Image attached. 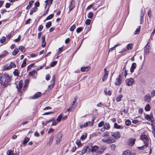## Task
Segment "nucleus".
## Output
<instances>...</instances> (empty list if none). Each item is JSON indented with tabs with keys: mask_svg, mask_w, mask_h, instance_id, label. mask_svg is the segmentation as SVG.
Here are the masks:
<instances>
[{
	"mask_svg": "<svg viewBox=\"0 0 155 155\" xmlns=\"http://www.w3.org/2000/svg\"><path fill=\"white\" fill-rule=\"evenodd\" d=\"M10 65L12 67V68H15L16 66V64H15V63L12 62H11L10 63Z\"/></svg>",
	"mask_w": 155,
	"mask_h": 155,
	"instance_id": "59",
	"label": "nucleus"
},
{
	"mask_svg": "<svg viewBox=\"0 0 155 155\" xmlns=\"http://www.w3.org/2000/svg\"><path fill=\"white\" fill-rule=\"evenodd\" d=\"M104 74L102 78V81L103 82L107 78L108 76V71L107 69L105 68L104 69Z\"/></svg>",
	"mask_w": 155,
	"mask_h": 155,
	"instance_id": "6",
	"label": "nucleus"
},
{
	"mask_svg": "<svg viewBox=\"0 0 155 155\" xmlns=\"http://www.w3.org/2000/svg\"><path fill=\"white\" fill-rule=\"evenodd\" d=\"M91 22V20L89 19H87L85 23L87 25H89L90 24Z\"/></svg>",
	"mask_w": 155,
	"mask_h": 155,
	"instance_id": "48",
	"label": "nucleus"
},
{
	"mask_svg": "<svg viewBox=\"0 0 155 155\" xmlns=\"http://www.w3.org/2000/svg\"><path fill=\"white\" fill-rule=\"evenodd\" d=\"M93 16V13L91 12H89L88 15V17L89 18H91Z\"/></svg>",
	"mask_w": 155,
	"mask_h": 155,
	"instance_id": "55",
	"label": "nucleus"
},
{
	"mask_svg": "<svg viewBox=\"0 0 155 155\" xmlns=\"http://www.w3.org/2000/svg\"><path fill=\"white\" fill-rule=\"evenodd\" d=\"M36 71L35 70H33L31 72H30L29 73V75L33 77Z\"/></svg>",
	"mask_w": 155,
	"mask_h": 155,
	"instance_id": "47",
	"label": "nucleus"
},
{
	"mask_svg": "<svg viewBox=\"0 0 155 155\" xmlns=\"http://www.w3.org/2000/svg\"><path fill=\"white\" fill-rule=\"evenodd\" d=\"M7 155H15V153H13L12 150H9L7 152Z\"/></svg>",
	"mask_w": 155,
	"mask_h": 155,
	"instance_id": "36",
	"label": "nucleus"
},
{
	"mask_svg": "<svg viewBox=\"0 0 155 155\" xmlns=\"http://www.w3.org/2000/svg\"><path fill=\"white\" fill-rule=\"evenodd\" d=\"M125 82L127 86H130L134 83V80L132 78H130L128 79H126V80Z\"/></svg>",
	"mask_w": 155,
	"mask_h": 155,
	"instance_id": "3",
	"label": "nucleus"
},
{
	"mask_svg": "<svg viewBox=\"0 0 155 155\" xmlns=\"http://www.w3.org/2000/svg\"><path fill=\"white\" fill-rule=\"evenodd\" d=\"M43 28V26L42 25H40L39 26V27L38 28V31H41Z\"/></svg>",
	"mask_w": 155,
	"mask_h": 155,
	"instance_id": "62",
	"label": "nucleus"
},
{
	"mask_svg": "<svg viewBox=\"0 0 155 155\" xmlns=\"http://www.w3.org/2000/svg\"><path fill=\"white\" fill-rule=\"evenodd\" d=\"M114 127L116 129H122L123 127L122 126L119 125L117 123H115L114 124Z\"/></svg>",
	"mask_w": 155,
	"mask_h": 155,
	"instance_id": "28",
	"label": "nucleus"
},
{
	"mask_svg": "<svg viewBox=\"0 0 155 155\" xmlns=\"http://www.w3.org/2000/svg\"><path fill=\"white\" fill-rule=\"evenodd\" d=\"M136 68V64L135 63H133L132 64L131 67L130 69V71L131 73L134 72V70Z\"/></svg>",
	"mask_w": 155,
	"mask_h": 155,
	"instance_id": "16",
	"label": "nucleus"
},
{
	"mask_svg": "<svg viewBox=\"0 0 155 155\" xmlns=\"http://www.w3.org/2000/svg\"><path fill=\"white\" fill-rule=\"evenodd\" d=\"M150 107L149 104H147L145 107V110L146 111H149L150 110Z\"/></svg>",
	"mask_w": 155,
	"mask_h": 155,
	"instance_id": "43",
	"label": "nucleus"
},
{
	"mask_svg": "<svg viewBox=\"0 0 155 155\" xmlns=\"http://www.w3.org/2000/svg\"><path fill=\"white\" fill-rule=\"evenodd\" d=\"M87 134L86 133H84L83 134V135L81 136L80 139L81 140H84L87 137Z\"/></svg>",
	"mask_w": 155,
	"mask_h": 155,
	"instance_id": "34",
	"label": "nucleus"
},
{
	"mask_svg": "<svg viewBox=\"0 0 155 155\" xmlns=\"http://www.w3.org/2000/svg\"><path fill=\"white\" fill-rule=\"evenodd\" d=\"M91 151L92 152H97L98 149V147L97 146H94L91 147Z\"/></svg>",
	"mask_w": 155,
	"mask_h": 155,
	"instance_id": "15",
	"label": "nucleus"
},
{
	"mask_svg": "<svg viewBox=\"0 0 155 155\" xmlns=\"http://www.w3.org/2000/svg\"><path fill=\"white\" fill-rule=\"evenodd\" d=\"M27 60V58H25L23 60V62L21 65V68H23L25 66V65L26 64V62Z\"/></svg>",
	"mask_w": 155,
	"mask_h": 155,
	"instance_id": "30",
	"label": "nucleus"
},
{
	"mask_svg": "<svg viewBox=\"0 0 155 155\" xmlns=\"http://www.w3.org/2000/svg\"><path fill=\"white\" fill-rule=\"evenodd\" d=\"M54 16V15L53 14L50 15L46 18V20H48L52 18Z\"/></svg>",
	"mask_w": 155,
	"mask_h": 155,
	"instance_id": "45",
	"label": "nucleus"
},
{
	"mask_svg": "<svg viewBox=\"0 0 155 155\" xmlns=\"http://www.w3.org/2000/svg\"><path fill=\"white\" fill-rule=\"evenodd\" d=\"M76 143L78 146H79L81 144V140H77L76 141Z\"/></svg>",
	"mask_w": 155,
	"mask_h": 155,
	"instance_id": "63",
	"label": "nucleus"
},
{
	"mask_svg": "<svg viewBox=\"0 0 155 155\" xmlns=\"http://www.w3.org/2000/svg\"><path fill=\"white\" fill-rule=\"evenodd\" d=\"M75 25H73L70 28V30L71 31H73L75 29Z\"/></svg>",
	"mask_w": 155,
	"mask_h": 155,
	"instance_id": "54",
	"label": "nucleus"
},
{
	"mask_svg": "<svg viewBox=\"0 0 155 155\" xmlns=\"http://www.w3.org/2000/svg\"><path fill=\"white\" fill-rule=\"evenodd\" d=\"M23 83V81H20L18 83V86H16L17 88H18V91H19L21 89L22 86V84Z\"/></svg>",
	"mask_w": 155,
	"mask_h": 155,
	"instance_id": "19",
	"label": "nucleus"
},
{
	"mask_svg": "<svg viewBox=\"0 0 155 155\" xmlns=\"http://www.w3.org/2000/svg\"><path fill=\"white\" fill-rule=\"evenodd\" d=\"M57 63V61H54L52 62L51 64V67H54Z\"/></svg>",
	"mask_w": 155,
	"mask_h": 155,
	"instance_id": "58",
	"label": "nucleus"
},
{
	"mask_svg": "<svg viewBox=\"0 0 155 155\" xmlns=\"http://www.w3.org/2000/svg\"><path fill=\"white\" fill-rule=\"evenodd\" d=\"M133 45L132 44H129L127 45V49L128 50H131L133 48Z\"/></svg>",
	"mask_w": 155,
	"mask_h": 155,
	"instance_id": "41",
	"label": "nucleus"
},
{
	"mask_svg": "<svg viewBox=\"0 0 155 155\" xmlns=\"http://www.w3.org/2000/svg\"><path fill=\"white\" fill-rule=\"evenodd\" d=\"M91 26H90V27L87 26L85 29V30L86 31V32H87L89 31L91 29Z\"/></svg>",
	"mask_w": 155,
	"mask_h": 155,
	"instance_id": "56",
	"label": "nucleus"
},
{
	"mask_svg": "<svg viewBox=\"0 0 155 155\" xmlns=\"http://www.w3.org/2000/svg\"><path fill=\"white\" fill-rule=\"evenodd\" d=\"M41 93L40 92H38L36 93L35 95L32 97V99H35L40 97L41 95Z\"/></svg>",
	"mask_w": 155,
	"mask_h": 155,
	"instance_id": "13",
	"label": "nucleus"
},
{
	"mask_svg": "<svg viewBox=\"0 0 155 155\" xmlns=\"http://www.w3.org/2000/svg\"><path fill=\"white\" fill-rule=\"evenodd\" d=\"M144 16V13L143 10L141 11V13L140 15V23L142 24V23L143 21V18Z\"/></svg>",
	"mask_w": 155,
	"mask_h": 155,
	"instance_id": "27",
	"label": "nucleus"
},
{
	"mask_svg": "<svg viewBox=\"0 0 155 155\" xmlns=\"http://www.w3.org/2000/svg\"><path fill=\"white\" fill-rule=\"evenodd\" d=\"M19 51V48H16L14 49L12 52V54L13 55L15 56L18 53Z\"/></svg>",
	"mask_w": 155,
	"mask_h": 155,
	"instance_id": "31",
	"label": "nucleus"
},
{
	"mask_svg": "<svg viewBox=\"0 0 155 155\" xmlns=\"http://www.w3.org/2000/svg\"><path fill=\"white\" fill-rule=\"evenodd\" d=\"M8 52L6 51H4L2 54L0 55V58L5 57L8 55Z\"/></svg>",
	"mask_w": 155,
	"mask_h": 155,
	"instance_id": "23",
	"label": "nucleus"
},
{
	"mask_svg": "<svg viewBox=\"0 0 155 155\" xmlns=\"http://www.w3.org/2000/svg\"><path fill=\"white\" fill-rule=\"evenodd\" d=\"M123 95L121 94L119 95L117 97L116 100L117 101L119 102L121 100Z\"/></svg>",
	"mask_w": 155,
	"mask_h": 155,
	"instance_id": "35",
	"label": "nucleus"
},
{
	"mask_svg": "<svg viewBox=\"0 0 155 155\" xmlns=\"http://www.w3.org/2000/svg\"><path fill=\"white\" fill-rule=\"evenodd\" d=\"M152 133L154 137H155V124H151Z\"/></svg>",
	"mask_w": 155,
	"mask_h": 155,
	"instance_id": "29",
	"label": "nucleus"
},
{
	"mask_svg": "<svg viewBox=\"0 0 155 155\" xmlns=\"http://www.w3.org/2000/svg\"><path fill=\"white\" fill-rule=\"evenodd\" d=\"M136 140L135 139L131 138L129 139V144L133 147L134 145Z\"/></svg>",
	"mask_w": 155,
	"mask_h": 155,
	"instance_id": "12",
	"label": "nucleus"
},
{
	"mask_svg": "<svg viewBox=\"0 0 155 155\" xmlns=\"http://www.w3.org/2000/svg\"><path fill=\"white\" fill-rule=\"evenodd\" d=\"M111 135L116 139H119L120 137V134L119 132L112 133Z\"/></svg>",
	"mask_w": 155,
	"mask_h": 155,
	"instance_id": "11",
	"label": "nucleus"
},
{
	"mask_svg": "<svg viewBox=\"0 0 155 155\" xmlns=\"http://www.w3.org/2000/svg\"><path fill=\"white\" fill-rule=\"evenodd\" d=\"M62 115H61V114H60L59 115L57 119V120L58 121V122H60L61 121V119L62 118Z\"/></svg>",
	"mask_w": 155,
	"mask_h": 155,
	"instance_id": "52",
	"label": "nucleus"
},
{
	"mask_svg": "<svg viewBox=\"0 0 155 155\" xmlns=\"http://www.w3.org/2000/svg\"><path fill=\"white\" fill-rule=\"evenodd\" d=\"M53 135H51L50 137L49 140L47 143V144L48 145L50 146L52 144L53 140Z\"/></svg>",
	"mask_w": 155,
	"mask_h": 155,
	"instance_id": "18",
	"label": "nucleus"
},
{
	"mask_svg": "<svg viewBox=\"0 0 155 155\" xmlns=\"http://www.w3.org/2000/svg\"><path fill=\"white\" fill-rule=\"evenodd\" d=\"M83 27H79V28H78L76 29V32L78 33L80 32L83 29Z\"/></svg>",
	"mask_w": 155,
	"mask_h": 155,
	"instance_id": "44",
	"label": "nucleus"
},
{
	"mask_svg": "<svg viewBox=\"0 0 155 155\" xmlns=\"http://www.w3.org/2000/svg\"><path fill=\"white\" fill-rule=\"evenodd\" d=\"M89 124H90V122H87L83 124H82L80 125V128H82L84 127H85L87 126Z\"/></svg>",
	"mask_w": 155,
	"mask_h": 155,
	"instance_id": "33",
	"label": "nucleus"
},
{
	"mask_svg": "<svg viewBox=\"0 0 155 155\" xmlns=\"http://www.w3.org/2000/svg\"><path fill=\"white\" fill-rule=\"evenodd\" d=\"M19 49H20L22 51L24 52L25 51V50L24 49L25 48L24 47L22 46H20L19 47Z\"/></svg>",
	"mask_w": 155,
	"mask_h": 155,
	"instance_id": "60",
	"label": "nucleus"
},
{
	"mask_svg": "<svg viewBox=\"0 0 155 155\" xmlns=\"http://www.w3.org/2000/svg\"><path fill=\"white\" fill-rule=\"evenodd\" d=\"M122 78L121 75H119L118 77L117 78L116 81L115 82V84L116 85H120L122 82Z\"/></svg>",
	"mask_w": 155,
	"mask_h": 155,
	"instance_id": "5",
	"label": "nucleus"
},
{
	"mask_svg": "<svg viewBox=\"0 0 155 155\" xmlns=\"http://www.w3.org/2000/svg\"><path fill=\"white\" fill-rule=\"evenodd\" d=\"M145 118L146 120H147L149 121H151L152 122V121L151 117V115H149L148 114L146 116H145Z\"/></svg>",
	"mask_w": 155,
	"mask_h": 155,
	"instance_id": "37",
	"label": "nucleus"
},
{
	"mask_svg": "<svg viewBox=\"0 0 155 155\" xmlns=\"http://www.w3.org/2000/svg\"><path fill=\"white\" fill-rule=\"evenodd\" d=\"M6 39V38L5 37H2L0 39V42L1 43H3L5 42Z\"/></svg>",
	"mask_w": 155,
	"mask_h": 155,
	"instance_id": "50",
	"label": "nucleus"
},
{
	"mask_svg": "<svg viewBox=\"0 0 155 155\" xmlns=\"http://www.w3.org/2000/svg\"><path fill=\"white\" fill-rule=\"evenodd\" d=\"M12 68V67L10 65L9 66L5 67L4 68V71L8 70Z\"/></svg>",
	"mask_w": 155,
	"mask_h": 155,
	"instance_id": "53",
	"label": "nucleus"
},
{
	"mask_svg": "<svg viewBox=\"0 0 155 155\" xmlns=\"http://www.w3.org/2000/svg\"><path fill=\"white\" fill-rule=\"evenodd\" d=\"M75 6V5L74 1V0L71 1L70 3V4L69 5V12L71 11L72 10V9L74 8Z\"/></svg>",
	"mask_w": 155,
	"mask_h": 155,
	"instance_id": "9",
	"label": "nucleus"
},
{
	"mask_svg": "<svg viewBox=\"0 0 155 155\" xmlns=\"http://www.w3.org/2000/svg\"><path fill=\"white\" fill-rule=\"evenodd\" d=\"M148 145V144L147 143H145V144L142 147H138V148L140 150H143L146 148Z\"/></svg>",
	"mask_w": 155,
	"mask_h": 155,
	"instance_id": "26",
	"label": "nucleus"
},
{
	"mask_svg": "<svg viewBox=\"0 0 155 155\" xmlns=\"http://www.w3.org/2000/svg\"><path fill=\"white\" fill-rule=\"evenodd\" d=\"M141 138L143 140L144 139L146 141L149 140L147 136L145 135H142L141 137Z\"/></svg>",
	"mask_w": 155,
	"mask_h": 155,
	"instance_id": "38",
	"label": "nucleus"
},
{
	"mask_svg": "<svg viewBox=\"0 0 155 155\" xmlns=\"http://www.w3.org/2000/svg\"><path fill=\"white\" fill-rule=\"evenodd\" d=\"M151 96L153 97L155 96V90H154L151 92Z\"/></svg>",
	"mask_w": 155,
	"mask_h": 155,
	"instance_id": "64",
	"label": "nucleus"
},
{
	"mask_svg": "<svg viewBox=\"0 0 155 155\" xmlns=\"http://www.w3.org/2000/svg\"><path fill=\"white\" fill-rule=\"evenodd\" d=\"M13 74L15 76H18L19 73L18 70L17 69H15L13 72Z\"/></svg>",
	"mask_w": 155,
	"mask_h": 155,
	"instance_id": "42",
	"label": "nucleus"
},
{
	"mask_svg": "<svg viewBox=\"0 0 155 155\" xmlns=\"http://www.w3.org/2000/svg\"><path fill=\"white\" fill-rule=\"evenodd\" d=\"M104 122L103 121H101L98 124V126L99 127H101L103 126H104Z\"/></svg>",
	"mask_w": 155,
	"mask_h": 155,
	"instance_id": "51",
	"label": "nucleus"
},
{
	"mask_svg": "<svg viewBox=\"0 0 155 155\" xmlns=\"http://www.w3.org/2000/svg\"><path fill=\"white\" fill-rule=\"evenodd\" d=\"M4 78L5 81L8 82V83L10 82L11 80V77L7 74H4Z\"/></svg>",
	"mask_w": 155,
	"mask_h": 155,
	"instance_id": "7",
	"label": "nucleus"
},
{
	"mask_svg": "<svg viewBox=\"0 0 155 155\" xmlns=\"http://www.w3.org/2000/svg\"><path fill=\"white\" fill-rule=\"evenodd\" d=\"M0 84H1L3 87H6L8 85V83L5 81L4 82L2 80H0Z\"/></svg>",
	"mask_w": 155,
	"mask_h": 155,
	"instance_id": "17",
	"label": "nucleus"
},
{
	"mask_svg": "<svg viewBox=\"0 0 155 155\" xmlns=\"http://www.w3.org/2000/svg\"><path fill=\"white\" fill-rule=\"evenodd\" d=\"M107 143L110 144L115 142L116 140L112 137H109L107 139Z\"/></svg>",
	"mask_w": 155,
	"mask_h": 155,
	"instance_id": "14",
	"label": "nucleus"
},
{
	"mask_svg": "<svg viewBox=\"0 0 155 155\" xmlns=\"http://www.w3.org/2000/svg\"><path fill=\"white\" fill-rule=\"evenodd\" d=\"M51 21H49L48 23H47V24L46 25V27L47 28H48L50 27H51Z\"/></svg>",
	"mask_w": 155,
	"mask_h": 155,
	"instance_id": "46",
	"label": "nucleus"
},
{
	"mask_svg": "<svg viewBox=\"0 0 155 155\" xmlns=\"http://www.w3.org/2000/svg\"><path fill=\"white\" fill-rule=\"evenodd\" d=\"M140 26H138V28H137L134 32V35L140 33Z\"/></svg>",
	"mask_w": 155,
	"mask_h": 155,
	"instance_id": "32",
	"label": "nucleus"
},
{
	"mask_svg": "<svg viewBox=\"0 0 155 155\" xmlns=\"http://www.w3.org/2000/svg\"><path fill=\"white\" fill-rule=\"evenodd\" d=\"M91 68L90 67H84L81 68V70L82 72L87 71L89 70Z\"/></svg>",
	"mask_w": 155,
	"mask_h": 155,
	"instance_id": "20",
	"label": "nucleus"
},
{
	"mask_svg": "<svg viewBox=\"0 0 155 155\" xmlns=\"http://www.w3.org/2000/svg\"><path fill=\"white\" fill-rule=\"evenodd\" d=\"M121 45V44H118L114 45L113 47L110 48L109 50V51H112L113 50L115 49L116 48Z\"/></svg>",
	"mask_w": 155,
	"mask_h": 155,
	"instance_id": "25",
	"label": "nucleus"
},
{
	"mask_svg": "<svg viewBox=\"0 0 155 155\" xmlns=\"http://www.w3.org/2000/svg\"><path fill=\"white\" fill-rule=\"evenodd\" d=\"M125 123L127 126H129L131 122L130 120H127L125 121Z\"/></svg>",
	"mask_w": 155,
	"mask_h": 155,
	"instance_id": "49",
	"label": "nucleus"
},
{
	"mask_svg": "<svg viewBox=\"0 0 155 155\" xmlns=\"http://www.w3.org/2000/svg\"><path fill=\"white\" fill-rule=\"evenodd\" d=\"M91 148L87 146H85L84 147L83 149H82L81 152L80 154V155H83L87 151V150H88V151L91 150Z\"/></svg>",
	"mask_w": 155,
	"mask_h": 155,
	"instance_id": "4",
	"label": "nucleus"
},
{
	"mask_svg": "<svg viewBox=\"0 0 155 155\" xmlns=\"http://www.w3.org/2000/svg\"><path fill=\"white\" fill-rule=\"evenodd\" d=\"M29 140V138L28 137H26L24 140L23 141L22 144H23L25 145L26 144V143L28 142Z\"/></svg>",
	"mask_w": 155,
	"mask_h": 155,
	"instance_id": "39",
	"label": "nucleus"
},
{
	"mask_svg": "<svg viewBox=\"0 0 155 155\" xmlns=\"http://www.w3.org/2000/svg\"><path fill=\"white\" fill-rule=\"evenodd\" d=\"M104 91L106 94H107L109 95H111V92L110 90H108L107 89H104Z\"/></svg>",
	"mask_w": 155,
	"mask_h": 155,
	"instance_id": "40",
	"label": "nucleus"
},
{
	"mask_svg": "<svg viewBox=\"0 0 155 155\" xmlns=\"http://www.w3.org/2000/svg\"><path fill=\"white\" fill-rule=\"evenodd\" d=\"M107 130H109L110 128V125L108 122H106L104 124V127Z\"/></svg>",
	"mask_w": 155,
	"mask_h": 155,
	"instance_id": "22",
	"label": "nucleus"
},
{
	"mask_svg": "<svg viewBox=\"0 0 155 155\" xmlns=\"http://www.w3.org/2000/svg\"><path fill=\"white\" fill-rule=\"evenodd\" d=\"M135 153H133L130 150H127L124 151L123 153V155H136Z\"/></svg>",
	"mask_w": 155,
	"mask_h": 155,
	"instance_id": "8",
	"label": "nucleus"
},
{
	"mask_svg": "<svg viewBox=\"0 0 155 155\" xmlns=\"http://www.w3.org/2000/svg\"><path fill=\"white\" fill-rule=\"evenodd\" d=\"M62 134L61 133H58L56 137V143L57 145L59 144L62 138Z\"/></svg>",
	"mask_w": 155,
	"mask_h": 155,
	"instance_id": "1",
	"label": "nucleus"
},
{
	"mask_svg": "<svg viewBox=\"0 0 155 155\" xmlns=\"http://www.w3.org/2000/svg\"><path fill=\"white\" fill-rule=\"evenodd\" d=\"M109 135L108 132L106 131L104 133L103 135H102V137H106L108 136Z\"/></svg>",
	"mask_w": 155,
	"mask_h": 155,
	"instance_id": "57",
	"label": "nucleus"
},
{
	"mask_svg": "<svg viewBox=\"0 0 155 155\" xmlns=\"http://www.w3.org/2000/svg\"><path fill=\"white\" fill-rule=\"evenodd\" d=\"M63 46L59 48V51L58 52V54H60L63 51Z\"/></svg>",
	"mask_w": 155,
	"mask_h": 155,
	"instance_id": "61",
	"label": "nucleus"
},
{
	"mask_svg": "<svg viewBox=\"0 0 155 155\" xmlns=\"http://www.w3.org/2000/svg\"><path fill=\"white\" fill-rule=\"evenodd\" d=\"M55 75H54L52 78L51 81V85H49L48 87V90H51L54 87L55 82Z\"/></svg>",
	"mask_w": 155,
	"mask_h": 155,
	"instance_id": "2",
	"label": "nucleus"
},
{
	"mask_svg": "<svg viewBox=\"0 0 155 155\" xmlns=\"http://www.w3.org/2000/svg\"><path fill=\"white\" fill-rule=\"evenodd\" d=\"M148 43H147V45L144 48V53L146 54L147 55L149 54L150 51L149 45H148Z\"/></svg>",
	"mask_w": 155,
	"mask_h": 155,
	"instance_id": "10",
	"label": "nucleus"
},
{
	"mask_svg": "<svg viewBox=\"0 0 155 155\" xmlns=\"http://www.w3.org/2000/svg\"><path fill=\"white\" fill-rule=\"evenodd\" d=\"M38 8L36 7H34L32 8L30 11V15H32L33 13L36 12L38 10Z\"/></svg>",
	"mask_w": 155,
	"mask_h": 155,
	"instance_id": "24",
	"label": "nucleus"
},
{
	"mask_svg": "<svg viewBox=\"0 0 155 155\" xmlns=\"http://www.w3.org/2000/svg\"><path fill=\"white\" fill-rule=\"evenodd\" d=\"M151 97L149 94H147L144 97V100L145 101L149 102L151 100Z\"/></svg>",
	"mask_w": 155,
	"mask_h": 155,
	"instance_id": "21",
	"label": "nucleus"
}]
</instances>
